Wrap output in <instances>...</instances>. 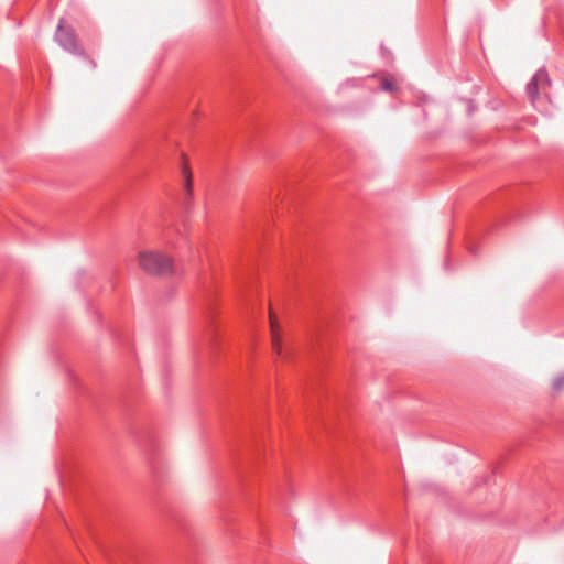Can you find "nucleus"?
Returning a JSON list of instances; mask_svg holds the SVG:
<instances>
[{
	"instance_id": "1",
	"label": "nucleus",
	"mask_w": 564,
	"mask_h": 564,
	"mask_svg": "<svg viewBox=\"0 0 564 564\" xmlns=\"http://www.w3.org/2000/svg\"><path fill=\"white\" fill-rule=\"evenodd\" d=\"M139 265L148 274L162 275L172 272V259L159 251L139 253Z\"/></svg>"
},
{
	"instance_id": "2",
	"label": "nucleus",
	"mask_w": 564,
	"mask_h": 564,
	"mask_svg": "<svg viewBox=\"0 0 564 564\" xmlns=\"http://www.w3.org/2000/svg\"><path fill=\"white\" fill-rule=\"evenodd\" d=\"M65 20L61 19L54 35L55 41L61 47L73 55H84V50L78 43L75 30L70 25H65Z\"/></svg>"
},
{
	"instance_id": "3",
	"label": "nucleus",
	"mask_w": 564,
	"mask_h": 564,
	"mask_svg": "<svg viewBox=\"0 0 564 564\" xmlns=\"http://www.w3.org/2000/svg\"><path fill=\"white\" fill-rule=\"evenodd\" d=\"M551 84L549 74L545 69H539L531 80L527 84V94L532 102L535 106L539 99V91L544 90Z\"/></svg>"
},
{
	"instance_id": "4",
	"label": "nucleus",
	"mask_w": 564,
	"mask_h": 564,
	"mask_svg": "<svg viewBox=\"0 0 564 564\" xmlns=\"http://www.w3.org/2000/svg\"><path fill=\"white\" fill-rule=\"evenodd\" d=\"M181 174L183 178L184 189L186 191L187 197H189L192 195V173L188 165L185 162L182 163Z\"/></svg>"
},
{
	"instance_id": "5",
	"label": "nucleus",
	"mask_w": 564,
	"mask_h": 564,
	"mask_svg": "<svg viewBox=\"0 0 564 564\" xmlns=\"http://www.w3.org/2000/svg\"><path fill=\"white\" fill-rule=\"evenodd\" d=\"M270 323H271V329H272V345H273V348H274V350L279 355H281L282 354V348H281L280 339H279V336H278V333H276V329H275V321H274V317H273L272 313L270 314Z\"/></svg>"
},
{
	"instance_id": "6",
	"label": "nucleus",
	"mask_w": 564,
	"mask_h": 564,
	"mask_svg": "<svg viewBox=\"0 0 564 564\" xmlns=\"http://www.w3.org/2000/svg\"><path fill=\"white\" fill-rule=\"evenodd\" d=\"M552 387L555 391H561L562 389H564V373L554 378Z\"/></svg>"
},
{
	"instance_id": "7",
	"label": "nucleus",
	"mask_w": 564,
	"mask_h": 564,
	"mask_svg": "<svg viewBox=\"0 0 564 564\" xmlns=\"http://www.w3.org/2000/svg\"><path fill=\"white\" fill-rule=\"evenodd\" d=\"M381 87L386 91H394L397 89L395 83L390 79H383L381 83Z\"/></svg>"
}]
</instances>
